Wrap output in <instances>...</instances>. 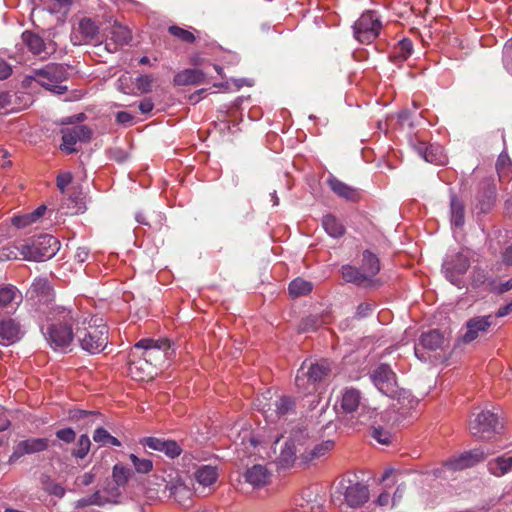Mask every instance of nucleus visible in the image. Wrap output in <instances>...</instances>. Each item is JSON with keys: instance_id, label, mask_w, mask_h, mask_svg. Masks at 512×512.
<instances>
[{"instance_id": "obj_5", "label": "nucleus", "mask_w": 512, "mask_h": 512, "mask_svg": "<svg viewBox=\"0 0 512 512\" xmlns=\"http://www.w3.org/2000/svg\"><path fill=\"white\" fill-rule=\"evenodd\" d=\"M171 344L168 339L144 338L131 348V355L139 356L158 368L168 358Z\"/></svg>"}, {"instance_id": "obj_8", "label": "nucleus", "mask_w": 512, "mask_h": 512, "mask_svg": "<svg viewBox=\"0 0 512 512\" xmlns=\"http://www.w3.org/2000/svg\"><path fill=\"white\" fill-rule=\"evenodd\" d=\"M331 374V365L327 360L312 363L306 372L301 368V374L295 379V384L304 394H312L316 391V385L323 382Z\"/></svg>"}, {"instance_id": "obj_31", "label": "nucleus", "mask_w": 512, "mask_h": 512, "mask_svg": "<svg viewBox=\"0 0 512 512\" xmlns=\"http://www.w3.org/2000/svg\"><path fill=\"white\" fill-rule=\"evenodd\" d=\"M413 52V43L409 38H403L398 41L389 54V60L400 65L405 62Z\"/></svg>"}, {"instance_id": "obj_63", "label": "nucleus", "mask_w": 512, "mask_h": 512, "mask_svg": "<svg viewBox=\"0 0 512 512\" xmlns=\"http://www.w3.org/2000/svg\"><path fill=\"white\" fill-rule=\"evenodd\" d=\"M512 312V301L504 306H501L497 312L493 315V320L496 318H501L507 316Z\"/></svg>"}, {"instance_id": "obj_3", "label": "nucleus", "mask_w": 512, "mask_h": 512, "mask_svg": "<svg viewBox=\"0 0 512 512\" xmlns=\"http://www.w3.org/2000/svg\"><path fill=\"white\" fill-rule=\"evenodd\" d=\"M309 441L310 437L305 428L292 430L277 457L278 466L282 469H289L295 465L297 460L302 463L305 444Z\"/></svg>"}, {"instance_id": "obj_51", "label": "nucleus", "mask_w": 512, "mask_h": 512, "mask_svg": "<svg viewBox=\"0 0 512 512\" xmlns=\"http://www.w3.org/2000/svg\"><path fill=\"white\" fill-rule=\"evenodd\" d=\"M129 458L138 473L147 474L153 469V462L147 458H139L135 454H130Z\"/></svg>"}, {"instance_id": "obj_58", "label": "nucleus", "mask_w": 512, "mask_h": 512, "mask_svg": "<svg viewBox=\"0 0 512 512\" xmlns=\"http://www.w3.org/2000/svg\"><path fill=\"white\" fill-rule=\"evenodd\" d=\"M12 95L8 92H1L0 93V110L5 109L7 111L12 110L13 107H11L12 101H11Z\"/></svg>"}, {"instance_id": "obj_53", "label": "nucleus", "mask_w": 512, "mask_h": 512, "mask_svg": "<svg viewBox=\"0 0 512 512\" xmlns=\"http://www.w3.org/2000/svg\"><path fill=\"white\" fill-rule=\"evenodd\" d=\"M371 435L378 443L383 445H389L392 441L391 433L382 427H373Z\"/></svg>"}, {"instance_id": "obj_14", "label": "nucleus", "mask_w": 512, "mask_h": 512, "mask_svg": "<svg viewBox=\"0 0 512 512\" xmlns=\"http://www.w3.org/2000/svg\"><path fill=\"white\" fill-rule=\"evenodd\" d=\"M21 38L29 52L41 59H46L55 51V47H53L51 43H46L45 40L35 32L24 31Z\"/></svg>"}, {"instance_id": "obj_24", "label": "nucleus", "mask_w": 512, "mask_h": 512, "mask_svg": "<svg viewBox=\"0 0 512 512\" xmlns=\"http://www.w3.org/2000/svg\"><path fill=\"white\" fill-rule=\"evenodd\" d=\"M344 499L350 507H360L369 499L368 487L356 482L345 487Z\"/></svg>"}, {"instance_id": "obj_47", "label": "nucleus", "mask_w": 512, "mask_h": 512, "mask_svg": "<svg viewBox=\"0 0 512 512\" xmlns=\"http://www.w3.org/2000/svg\"><path fill=\"white\" fill-rule=\"evenodd\" d=\"M170 495L182 506L188 507L190 505L191 492L184 485H174L170 489Z\"/></svg>"}, {"instance_id": "obj_44", "label": "nucleus", "mask_w": 512, "mask_h": 512, "mask_svg": "<svg viewBox=\"0 0 512 512\" xmlns=\"http://www.w3.org/2000/svg\"><path fill=\"white\" fill-rule=\"evenodd\" d=\"M93 440L100 446H121V442L114 436H112L105 428L98 427L93 433Z\"/></svg>"}, {"instance_id": "obj_35", "label": "nucleus", "mask_w": 512, "mask_h": 512, "mask_svg": "<svg viewBox=\"0 0 512 512\" xmlns=\"http://www.w3.org/2000/svg\"><path fill=\"white\" fill-rule=\"evenodd\" d=\"M451 223L456 227H462L465 222V206L463 201L454 193L450 196Z\"/></svg>"}, {"instance_id": "obj_43", "label": "nucleus", "mask_w": 512, "mask_h": 512, "mask_svg": "<svg viewBox=\"0 0 512 512\" xmlns=\"http://www.w3.org/2000/svg\"><path fill=\"white\" fill-rule=\"evenodd\" d=\"M52 288L50 282L46 278H37L33 281L29 293L32 297L48 298Z\"/></svg>"}, {"instance_id": "obj_52", "label": "nucleus", "mask_w": 512, "mask_h": 512, "mask_svg": "<svg viewBox=\"0 0 512 512\" xmlns=\"http://www.w3.org/2000/svg\"><path fill=\"white\" fill-rule=\"evenodd\" d=\"M154 79L151 75H140L135 80V86L142 94L149 93Z\"/></svg>"}, {"instance_id": "obj_27", "label": "nucleus", "mask_w": 512, "mask_h": 512, "mask_svg": "<svg viewBox=\"0 0 512 512\" xmlns=\"http://www.w3.org/2000/svg\"><path fill=\"white\" fill-rule=\"evenodd\" d=\"M49 446L46 438H32L20 441L13 452V456L21 457L24 454H32L45 451Z\"/></svg>"}, {"instance_id": "obj_15", "label": "nucleus", "mask_w": 512, "mask_h": 512, "mask_svg": "<svg viewBox=\"0 0 512 512\" xmlns=\"http://www.w3.org/2000/svg\"><path fill=\"white\" fill-rule=\"evenodd\" d=\"M295 408V399L291 396L283 395L273 404L269 405L268 409L264 411V415L267 421L277 422L281 418L294 413Z\"/></svg>"}, {"instance_id": "obj_18", "label": "nucleus", "mask_w": 512, "mask_h": 512, "mask_svg": "<svg viewBox=\"0 0 512 512\" xmlns=\"http://www.w3.org/2000/svg\"><path fill=\"white\" fill-rule=\"evenodd\" d=\"M494 324L493 315L476 316L469 319L466 323L467 331L462 337L464 343L474 341L479 333H485Z\"/></svg>"}, {"instance_id": "obj_48", "label": "nucleus", "mask_w": 512, "mask_h": 512, "mask_svg": "<svg viewBox=\"0 0 512 512\" xmlns=\"http://www.w3.org/2000/svg\"><path fill=\"white\" fill-rule=\"evenodd\" d=\"M91 441L87 434H82L77 441L76 447L72 450V456L77 459H84L90 450Z\"/></svg>"}, {"instance_id": "obj_40", "label": "nucleus", "mask_w": 512, "mask_h": 512, "mask_svg": "<svg viewBox=\"0 0 512 512\" xmlns=\"http://www.w3.org/2000/svg\"><path fill=\"white\" fill-rule=\"evenodd\" d=\"M21 301V295L18 289L13 285H7L0 288V307L7 308L13 303L18 304Z\"/></svg>"}, {"instance_id": "obj_38", "label": "nucleus", "mask_w": 512, "mask_h": 512, "mask_svg": "<svg viewBox=\"0 0 512 512\" xmlns=\"http://www.w3.org/2000/svg\"><path fill=\"white\" fill-rule=\"evenodd\" d=\"M313 290V284L301 277L292 280L288 285L289 295L292 298H298L309 295Z\"/></svg>"}, {"instance_id": "obj_61", "label": "nucleus", "mask_w": 512, "mask_h": 512, "mask_svg": "<svg viewBox=\"0 0 512 512\" xmlns=\"http://www.w3.org/2000/svg\"><path fill=\"white\" fill-rule=\"evenodd\" d=\"M138 107H139V110L141 111V113L148 114L153 110L154 103L150 98H145L142 101H140Z\"/></svg>"}, {"instance_id": "obj_32", "label": "nucleus", "mask_w": 512, "mask_h": 512, "mask_svg": "<svg viewBox=\"0 0 512 512\" xmlns=\"http://www.w3.org/2000/svg\"><path fill=\"white\" fill-rule=\"evenodd\" d=\"M487 468L489 473L495 477H502L512 472V455L505 453L490 460Z\"/></svg>"}, {"instance_id": "obj_23", "label": "nucleus", "mask_w": 512, "mask_h": 512, "mask_svg": "<svg viewBox=\"0 0 512 512\" xmlns=\"http://www.w3.org/2000/svg\"><path fill=\"white\" fill-rule=\"evenodd\" d=\"M414 149L426 162L443 165L447 161L440 146H433L424 141H417V143L414 144Z\"/></svg>"}, {"instance_id": "obj_7", "label": "nucleus", "mask_w": 512, "mask_h": 512, "mask_svg": "<svg viewBox=\"0 0 512 512\" xmlns=\"http://www.w3.org/2000/svg\"><path fill=\"white\" fill-rule=\"evenodd\" d=\"M68 78V69L63 64L50 63L41 69H36L31 79L51 92L61 95L67 91L62 82Z\"/></svg>"}, {"instance_id": "obj_19", "label": "nucleus", "mask_w": 512, "mask_h": 512, "mask_svg": "<svg viewBox=\"0 0 512 512\" xmlns=\"http://www.w3.org/2000/svg\"><path fill=\"white\" fill-rule=\"evenodd\" d=\"M140 443L152 450L163 452L170 458H176L182 452L181 446L174 440H165L157 437H145L140 440Z\"/></svg>"}, {"instance_id": "obj_59", "label": "nucleus", "mask_w": 512, "mask_h": 512, "mask_svg": "<svg viewBox=\"0 0 512 512\" xmlns=\"http://www.w3.org/2000/svg\"><path fill=\"white\" fill-rule=\"evenodd\" d=\"M371 311V304L363 302L358 305L355 315L357 318H364L367 317L371 313Z\"/></svg>"}, {"instance_id": "obj_36", "label": "nucleus", "mask_w": 512, "mask_h": 512, "mask_svg": "<svg viewBox=\"0 0 512 512\" xmlns=\"http://www.w3.org/2000/svg\"><path fill=\"white\" fill-rule=\"evenodd\" d=\"M443 342V334L439 330L433 329L421 335L419 345H421L425 349L434 351L440 348Z\"/></svg>"}, {"instance_id": "obj_11", "label": "nucleus", "mask_w": 512, "mask_h": 512, "mask_svg": "<svg viewBox=\"0 0 512 512\" xmlns=\"http://www.w3.org/2000/svg\"><path fill=\"white\" fill-rule=\"evenodd\" d=\"M469 267V258L460 252L449 256L443 263L446 278L455 285H459L460 277L467 272Z\"/></svg>"}, {"instance_id": "obj_55", "label": "nucleus", "mask_w": 512, "mask_h": 512, "mask_svg": "<svg viewBox=\"0 0 512 512\" xmlns=\"http://www.w3.org/2000/svg\"><path fill=\"white\" fill-rule=\"evenodd\" d=\"M73 176L70 172H63L57 175L56 185L61 193H65L66 187L72 182Z\"/></svg>"}, {"instance_id": "obj_57", "label": "nucleus", "mask_w": 512, "mask_h": 512, "mask_svg": "<svg viewBox=\"0 0 512 512\" xmlns=\"http://www.w3.org/2000/svg\"><path fill=\"white\" fill-rule=\"evenodd\" d=\"M421 107V103L417 100L412 101V109L405 108L399 113V118L401 120H407L416 110H418Z\"/></svg>"}, {"instance_id": "obj_2", "label": "nucleus", "mask_w": 512, "mask_h": 512, "mask_svg": "<svg viewBox=\"0 0 512 512\" xmlns=\"http://www.w3.org/2000/svg\"><path fill=\"white\" fill-rule=\"evenodd\" d=\"M75 335L81 348L91 354L100 353L108 343V327L96 316L80 314Z\"/></svg>"}, {"instance_id": "obj_45", "label": "nucleus", "mask_w": 512, "mask_h": 512, "mask_svg": "<svg viewBox=\"0 0 512 512\" xmlns=\"http://www.w3.org/2000/svg\"><path fill=\"white\" fill-rule=\"evenodd\" d=\"M22 242L19 243H8L7 245L0 248V260H15L22 258Z\"/></svg>"}, {"instance_id": "obj_10", "label": "nucleus", "mask_w": 512, "mask_h": 512, "mask_svg": "<svg viewBox=\"0 0 512 512\" xmlns=\"http://www.w3.org/2000/svg\"><path fill=\"white\" fill-rule=\"evenodd\" d=\"M61 149L67 154L75 153L78 149L75 145L78 142L87 143L91 140L93 132L86 125H78L71 128L62 129Z\"/></svg>"}, {"instance_id": "obj_37", "label": "nucleus", "mask_w": 512, "mask_h": 512, "mask_svg": "<svg viewBox=\"0 0 512 512\" xmlns=\"http://www.w3.org/2000/svg\"><path fill=\"white\" fill-rule=\"evenodd\" d=\"M196 481L203 486H211L218 479L217 468L211 465H202L195 471Z\"/></svg>"}, {"instance_id": "obj_6", "label": "nucleus", "mask_w": 512, "mask_h": 512, "mask_svg": "<svg viewBox=\"0 0 512 512\" xmlns=\"http://www.w3.org/2000/svg\"><path fill=\"white\" fill-rule=\"evenodd\" d=\"M383 27L381 15L375 10H366L352 26L353 36L361 44H371L380 36Z\"/></svg>"}, {"instance_id": "obj_12", "label": "nucleus", "mask_w": 512, "mask_h": 512, "mask_svg": "<svg viewBox=\"0 0 512 512\" xmlns=\"http://www.w3.org/2000/svg\"><path fill=\"white\" fill-rule=\"evenodd\" d=\"M131 39L132 34L129 28L115 22L107 29L104 42L105 49L110 53H114L118 51L119 48L129 44Z\"/></svg>"}, {"instance_id": "obj_50", "label": "nucleus", "mask_w": 512, "mask_h": 512, "mask_svg": "<svg viewBox=\"0 0 512 512\" xmlns=\"http://www.w3.org/2000/svg\"><path fill=\"white\" fill-rule=\"evenodd\" d=\"M97 411H87L81 409H72L68 412V419L75 423H80L82 420L100 417Z\"/></svg>"}, {"instance_id": "obj_30", "label": "nucleus", "mask_w": 512, "mask_h": 512, "mask_svg": "<svg viewBox=\"0 0 512 512\" xmlns=\"http://www.w3.org/2000/svg\"><path fill=\"white\" fill-rule=\"evenodd\" d=\"M342 277L346 282L353 283L358 286L371 287V285L375 283V281L369 278L361 268L351 265H344L342 267Z\"/></svg>"}, {"instance_id": "obj_33", "label": "nucleus", "mask_w": 512, "mask_h": 512, "mask_svg": "<svg viewBox=\"0 0 512 512\" xmlns=\"http://www.w3.org/2000/svg\"><path fill=\"white\" fill-rule=\"evenodd\" d=\"M361 392L355 388H346L342 392L340 401L341 409L345 413L356 412L361 407Z\"/></svg>"}, {"instance_id": "obj_1", "label": "nucleus", "mask_w": 512, "mask_h": 512, "mask_svg": "<svg viewBox=\"0 0 512 512\" xmlns=\"http://www.w3.org/2000/svg\"><path fill=\"white\" fill-rule=\"evenodd\" d=\"M80 324V312L64 306L49 309L41 330L50 347L55 351H70L74 337L73 326Z\"/></svg>"}, {"instance_id": "obj_49", "label": "nucleus", "mask_w": 512, "mask_h": 512, "mask_svg": "<svg viewBox=\"0 0 512 512\" xmlns=\"http://www.w3.org/2000/svg\"><path fill=\"white\" fill-rule=\"evenodd\" d=\"M131 475H132L131 470L122 464H116L113 467L112 477L118 486L126 485L127 482L129 481Z\"/></svg>"}, {"instance_id": "obj_54", "label": "nucleus", "mask_w": 512, "mask_h": 512, "mask_svg": "<svg viewBox=\"0 0 512 512\" xmlns=\"http://www.w3.org/2000/svg\"><path fill=\"white\" fill-rule=\"evenodd\" d=\"M33 216L31 213L23 214V215H15L11 218V223L13 226L17 228H24L32 223H34Z\"/></svg>"}, {"instance_id": "obj_46", "label": "nucleus", "mask_w": 512, "mask_h": 512, "mask_svg": "<svg viewBox=\"0 0 512 512\" xmlns=\"http://www.w3.org/2000/svg\"><path fill=\"white\" fill-rule=\"evenodd\" d=\"M168 32L171 36L175 37L183 43L193 44L196 41V37L192 31L184 29L177 25L169 26Z\"/></svg>"}, {"instance_id": "obj_26", "label": "nucleus", "mask_w": 512, "mask_h": 512, "mask_svg": "<svg viewBox=\"0 0 512 512\" xmlns=\"http://www.w3.org/2000/svg\"><path fill=\"white\" fill-rule=\"evenodd\" d=\"M335 446L334 441L326 440L310 447V441L305 444L304 454H302V464H307L314 460L326 456Z\"/></svg>"}, {"instance_id": "obj_20", "label": "nucleus", "mask_w": 512, "mask_h": 512, "mask_svg": "<svg viewBox=\"0 0 512 512\" xmlns=\"http://www.w3.org/2000/svg\"><path fill=\"white\" fill-rule=\"evenodd\" d=\"M328 186L338 197L346 201L357 203L362 199V194L359 189L349 186L335 176H330L327 179Z\"/></svg>"}, {"instance_id": "obj_28", "label": "nucleus", "mask_w": 512, "mask_h": 512, "mask_svg": "<svg viewBox=\"0 0 512 512\" xmlns=\"http://www.w3.org/2000/svg\"><path fill=\"white\" fill-rule=\"evenodd\" d=\"M204 81V72L196 68L181 70L173 78V83L176 86L199 85L204 83Z\"/></svg>"}, {"instance_id": "obj_4", "label": "nucleus", "mask_w": 512, "mask_h": 512, "mask_svg": "<svg viewBox=\"0 0 512 512\" xmlns=\"http://www.w3.org/2000/svg\"><path fill=\"white\" fill-rule=\"evenodd\" d=\"M60 248L57 238L49 234L39 235L30 240L23 241L22 259L27 261L42 262L51 259Z\"/></svg>"}, {"instance_id": "obj_39", "label": "nucleus", "mask_w": 512, "mask_h": 512, "mask_svg": "<svg viewBox=\"0 0 512 512\" xmlns=\"http://www.w3.org/2000/svg\"><path fill=\"white\" fill-rule=\"evenodd\" d=\"M361 269L368 275L369 278L377 275L380 271V260L370 250H365L362 254Z\"/></svg>"}, {"instance_id": "obj_29", "label": "nucleus", "mask_w": 512, "mask_h": 512, "mask_svg": "<svg viewBox=\"0 0 512 512\" xmlns=\"http://www.w3.org/2000/svg\"><path fill=\"white\" fill-rule=\"evenodd\" d=\"M65 214L77 215L86 210L85 196L81 190L74 189L68 198L62 203Z\"/></svg>"}, {"instance_id": "obj_9", "label": "nucleus", "mask_w": 512, "mask_h": 512, "mask_svg": "<svg viewBox=\"0 0 512 512\" xmlns=\"http://www.w3.org/2000/svg\"><path fill=\"white\" fill-rule=\"evenodd\" d=\"M371 380L376 388L389 397L397 393L396 374L388 364H380L371 373Z\"/></svg>"}, {"instance_id": "obj_41", "label": "nucleus", "mask_w": 512, "mask_h": 512, "mask_svg": "<svg viewBox=\"0 0 512 512\" xmlns=\"http://www.w3.org/2000/svg\"><path fill=\"white\" fill-rule=\"evenodd\" d=\"M79 32L86 42H96L99 39L98 26L89 18H84L79 22Z\"/></svg>"}, {"instance_id": "obj_21", "label": "nucleus", "mask_w": 512, "mask_h": 512, "mask_svg": "<svg viewBox=\"0 0 512 512\" xmlns=\"http://www.w3.org/2000/svg\"><path fill=\"white\" fill-rule=\"evenodd\" d=\"M272 473L265 466L261 464H255L252 467L247 468L244 473V479L253 488H263L271 482Z\"/></svg>"}, {"instance_id": "obj_60", "label": "nucleus", "mask_w": 512, "mask_h": 512, "mask_svg": "<svg viewBox=\"0 0 512 512\" xmlns=\"http://www.w3.org/2000/svg\"><path fill=\"white\" fill-rule=\"evenodd\" d=\"M116 121L119 124H131L133 121V116L126 111H120L116 114Z\"/></svg>"}, {"instance_id": "obj_56", "label": "nucleus", "mask_w": 512, "mask_h": 512, "mask_svg": "<svg viewBox=\"0 0 512 512\" xmlns=\"http://www.w3.org/2000/svg\"><path fill=\"white\" fill-rule=\"evenodd\" d=\"M56 437L59 440L65 442L67 444H70V443L74 442V440L76 439V433L72 428H64V429H60L56 432Z\"/></svg>"}, {"instance_id": "obj_62", "label": "nucleus", "mask_w": 512, "mask_h": 512, "mask_svg": "<svg viewBox=\"0 0 512 512\" xmlns=\"http://www.w3.org/2000/svg\"><path fill=\"white\" fill-rule=\"evenodd\" d=\"M11 73V66L6 61L0 59V80L8 78Z\"/></svg>"}, {"instance_id": "obj_13", "label": "nucleus", "mask_w": 512, "mask_h": 512, "mask_svg": "<svg viewBox=\"0 0 512 512\" xmlns=\"http://www.w3.org/2000/svg\"><path fill=\"white\" fill-rule=\"evenodd\" d=\"M498 424V415L489 410H483L470 421L469 429L474 436L484 437V433L494 432Z\"/></svg>"}, {"instance_id": "obj_34", "label": "nucleus", "mask_w": 512, "mask_h": 512, "mask_svg": "<svg viewBox=\"0 0 512 512\" xmlns=\"http://www.w3.org/2000/svg\"><path fill=\"white\" fill-rule=\"evenodd\" d=\"M321 223L325 232L333 238H340L346 232L344 224L331 213L324 215Z\"/></svg>"}, {"instance_id": "obj_42", "label": "nucleus", "mask_w": 512, "mask_h": 512, "mask_svg": "<svg viewBox=\"0 0 512 512\" xmlns=\"http://www.w3.org/2000/svg\"><path fill=\"white\" fill-rule=\"evenodd\" d=\"M496 170L500 181L509 182L512 179V162L508 155L500 154L498 156Z\"/></svg>"}, {"instance_id": "obj_16", "label": "nucleus", "mask_w": 512, "mask_h": 512, "mask_svg": "<svg viewBox=\"0 0 512 512\" xmlns=\"http://www.w3.org/2000/svg\"><path fill=\"white\" fill-rule=\"evenodd\" d=\"M128 365H129V374L130 376L137 380V381H145L148 379H152L154 375L157 374L156 367H154L151 363L143 359L139 356H133L131 355V352L129 353L128 358Z\"/></svg>"}, {"instance_id": "obj_25", "label": "nucleus", "mask_w": 512, "mask_h": 512, "mask_svg": "<svg viewBox=\"0 0 512 512\" xmlns=\"http://www.w3.org/2000/svg\"><path fill=\"white\" fill-rule=\"evenodd\" d=\"M21 326L12 319L6 318L0 321V344H13L21 338Z\"/></svg>"}, {"instance_id": "obj_22", "label": "nucleus", "mask_w": 512, "mask_h": 512, "mask_svg": "<svg viewBox=\"0 0 512 512\" xmlns=\"http://www.w3.org/2000/svg\"><path fill=\"white\" fill-rule=\"evenodd\" d=\"M496 199V188L493 183L484 180L480 183L479 191L476 195V208L481 213H487L493 207Z\"/></svg>"}, {"instance_id": "obj_17", "label": "nucleus", "mask_w": 512, "mask_h": 512, "mask_svg": "<svg viewBox=\"0 0 512 512\" xmlns=\"http://www.w3.org/2000/svg\"><path fill=\"white\" fill-rule=\"evenodd\" d=\"M487 455L488 454L481 449H473L456 458L449 459L445 463V467L450 470H463L484 461Z\"/></svg>"}, {"instance_id": "obj_64", "label": "nucleus", "mask_w": 512, "mask_h": 512, "mask_svg": "<svg viewBox=\"0 0 512 512\" xmlns=\"http://www.w3.org/2000/svg\"><path fill=\"white\" fill-rule=\"evenodd\" d=\"M503 261L507 265H512V245L506 248L503 253Z\"/></svg>"}]
</instances>
